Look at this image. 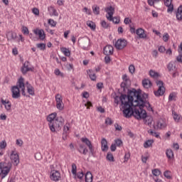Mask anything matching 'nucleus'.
I'll list each match as a JSON object with an SVG mask.
<instances>
[{"instance_id":"nucleus-1","label":"nucleus","mask_w":182,"mask_h":182,"mask_svg":"<svg viewBox=\"0 0 182 182\" xmlns=\"http://www.w3.org/2000/svg\"><path fill=\"white\" fill-rule=\"evenodd\" d=\"M114 103L119 105L121 103L122 113L124 117L128 119L134 116L136 119H146L147 112L144 110V107L149 112H153V107L149 102H147V94L141 96V91L132 89L128 91V95H122L120 97H114Z\"/></svg>"},{"instance_id":"nucleus-2","label":"nucleus","mask_w":182,"mask_h":182,"mask_svg":"<svg viewBox=\"0 0 182 182\" xmlns=\"http://www.w3.org/2000/svg\"><path fill=\"white\" fill-rule=\"evenodd\" d=\"M58 114L56 112H53L50 114L46 120L48 122V126L50 132L55 133L56 130H59L61 126H63L65 123V119L62 117H56Z\"/></svg>"},{"instance_id":"nucleus-3","label":"nucleus","mask_w":182,"mask_h":182,"mask_svg":"<svg viewBox=\"0 0 182 182\" xmlns=\"http://www.w3.org/2000/svg\"><path fill=\"white\" fill-rule=\"evenodd\" d=\"M24 80L23 77L19 78L18 81L17 86H14L11 89L12 97L13 99H18L21 97V90L22 92V95L25 96V83H23Z\"/></svg>"},{"instance_id":"nucleus-4","label":"nucleus","mask_w":182,"mask_h":182,"mask_svg":"<svg viewBox=\"0 0 182 182\" xmlns=\"http://www.w3.org/2000/svg\"><path fill=\"white\" fill-rule=\"evenodd\" d=\"M11 168H12V163H0V176L1 178H5L8 174H9V171H11Z\"/></svg>"},{"instance_id":"nucleus-5","label":"nucleus","mask_w":182,"mask_h":182,"mask_svg":"<svg viewBox=\"0 0 182 182\" xmlns=\"http://www.w3.org/2000/svg\"><path fill=\"white\" fill-rule=\"evenodd\" d=\"M156 85L158 86V90L154 91V93L155 96L159 97V96H163L166 92V88L164 87V83L161 80H157Z\"/></svg>"},{"instance_id":"nucleus-6","label":"nucleus","mask_w":182,"mask_h":182,"mask_svg":"<svg viewBox=\"0 0 182 182\" xmlns=\"http://www.w3.org/2000/svg\"><path fill=\"white\" fill-rule=\"evenodd\" d=\"M166 127L167 122H166V119H160L154 123V129H155V130H161L163 129H166Z\"/></svg>"},{"instance_id":"nucleus-7","label":"nucleus","mask_w":182,"mask_h":182,"mask_svg":"<svg viewBox=\"0 0 182 182\" xmlns=\"http://www.w3.org/2000/svg\"><path fill=\"white\" fill-rule=\"evenodd\" d=\"M56 107L58 110H63L65 105L63 104V97L60 94L55 95Z\"/></svg>"},{"instance_id":"nucleus-8","label":"nucleus","mask_w":182,"mask_h":182,"mask_svg":"<svg viewBox=\"0 0 182 182\" xmlns=\"http://www.w3.org/2000/svg\"><path fill=\"white\" fill-rule=\"evenodd\" d=\"M10 160L14 166H18V164H19V154H18V152L16 150L11 151Z\"/></svg>"},{"instance_id":"nucleus-9","label":"nucleus","mask_w":182,"mask_h":182,"mask_svg":"<svg viewBox=\"0 0 182 182\" xmlns=\"http://www.w3.org/2000/svg\"><path fill=\"white\" fill-rule=\"evenodd\" d=\"M50 178L52 181H60L61 178L60 172L58 170L52 169L50 173Z\"/></svg>"},{"instance_id":"nucleus-10","label":"nucleus","mask_w":182,"mask_h":182,"mask_svg":"<svg viewBox=\"0 0 182 182\" xmlns=\"http://www.w3.org/2000/svg\"><path fill=\"white\" fill-rule=\"evenodd\" d=\"M106 14V18L107 21H112V16L114 15V7L112 6H108L105 9Z\"/></svg>"},{"instance_id":"nucleus-11","label":"nucleus","mask_w":182,"mask_h":182,"mask_svg":"<svg viewBox=\"0 0 182 182\" xmlns=\"http://www.w3.org/2000/svg\"><path fill=\"white\" fill-rule=\"evenodd\" d=\"M127 46V41L124 39H118L115 43V48L119 50L124 49Z\"/></svg>"},{"instance_id":"nucleus-12","label":"nucleus","mask_w":182,"mask_h":182,"mask_svg":"<svg viewBox=\"0 0 182 182\" xmlns=\"http://www.w3.org/2000/svg\"><path fill=\"white\" fill-rule=\"evenodd\" d=\"M33 32L36 36H38L41 41H44L45 38H46V34H45L43 29L35 28Z\"/></svg>"},{"instance_id":"nucleus-13","label":"nucleus","mask_w":182,"mask_h":182,"mask_svg":"<svg viewBox=\"0 0 182 182\" xmlns=\"http://www.w3.org/2000/svg\"><path fill=\"white\" fill-rule=\"evenodd\" d=\"M81 141L82 143H84L85 144H86V146H87V147L92 154H93L95 153V148L93 147L92 142L90 141V140H89V139H87L86 137H82V138H81Z\"/></svg>"},{"instance_id":"nucleus-14","label":"nucleus","mask_w":182,"mask_h":182,"mask_svg":"<svg viewBox=\"0 0 182 182\" xmlns=\"http://www.w3.org/2000/svg\"><path fill=\"white\" fill-rule=\"evenodd\" d=\"M165 6H167V12L168 14H173V11H174V4H173V0H163Z\"/></svg>"},{"instance_id":"nucleus-15","label":"nucleus","mask_w":182,"mask_h":182,"mask_svg":"<svg viewBox=\"0 0 182 182\" xmlns=\"http://www.w3.org/2000/svg\"><path fill=\"white\" fill-rule=\"evenodd\" d=\"M21 72L23 75L28 73V72H33V67L29 66V61H26L23 64V67L21 68Z\"/></svg>"},{"instance_id":"nucleus-16","label":"nucleus","mask_w":182,"mask_h":182,"mask_svg":"<svg viewBox=\"0 0 182 182\" xmlns=\"http://www.w3.org/2000/svg\"><path fill=\"white\" fill-rule=\"evenodd\" d=\"M122 80L123 82L121 83L122 87H129V86H130V78L129 77V76H127V74L122 75Z\"/></svg>"},{"instance_id":"nucleus-17","label":"nucleus","mask_w":182,"mask_h":182,"mask_svg":"<svg viewBox=\"0 0 182 182\" xmlns=\"http://www.w3.org/2000/svg\"><path fill=\"white\" fill-rule=\"evenodd\" d=\"M136 33L139 39H146L147 38V33L144 29L139 28L136 30Z\"/></svg>"},{"instance_id":"nucleus-18","label":"nucleus","mask_w":182,"mask_h":182,"mask_svg":"<svg viewBox=\"0 0 182 182\" xmlns=\"http://www.w3.org/2000/svg\"><path fill=\"white\" fill-rule=\"evenodd\" d=\"M113 52H114L113 46H112L110 45L106 46L104 48L103 53H104V55H106L107 56H109V55H113Z\"/></svg>"},{"instance_id":"nucleus-19","label":"nucleus","mask_w":182,"mask_h":182,"mask_svg":"<svg viewBox=\"0 0 182 182\" xmlns=\"http://www.w3.org/2000/svg\"><path fill=\"white\" fill-rule=\"evenodd\" d=\"M1 103L7 112H11V109H12V103L9 100L1 99Z\"/></svg>"},{"instance_id":"nucleus-20","label":"nucleus","mask_w":182,"mask_h":182,"mask_svg":"<svg viewBox=\"0 0 182 182\" xmlns=\"http://www.w3.org/2000/svg\"><path fill=\"white\" fill-rule=\"evenodd\" d=\"M101 149L102 151H107L109 150V146H107V140L103 138L101 141Z\"/></svg>"},{"instance_id":"nucleus-21","label":"nucleus","mask_w":182,"mask_h":182,"mask_svg":"<svg viewBox=\"0 0 182 182\" xmlns=\"http://www.w3.org/2000/svg\"><path fill=\"white\" fill-rule=\"evenodd\" d=\"M177 21H182V5H180L176 14Z\"/></svg>"},{"instance_id":"nucleus-22","label":"nucleus","mask_w":182,"mask_h":182,"mask_svg":"<svg viewBox=\"0 0 182 182\" xmlns=\"http://www.w3.org/2000/svg\"><path fill=\"white\" fill-rule=\"evenodd\" d=\"M78 151L81 154H84L85 156H86V154H87L88 150L87 148H86V146H85L83 144H80Z\"/></svg>"},{"instance_id":"nucleus-23","label":"nucleus","mask_w":182,"mask_h":182,"mask_svg":"<svg viewBox=\"0 0 182 182\" xmlns=\"http://www.w3.org/2000/svg\"><path fill=\"white\" fill-rule=\"evenodd\" d=\"M87 73L89 75L90 80H92V82H96V79L97 78V77L96 76V74L95 73V72H93V70H89L87 71Z\"/></svg>"},{"instance_id":"nucleus-24","label":"nucleus","mask_w":182,"mask_h":182,"mask_svg":"<svg viewBox=\"0 0 182 182\" xmlns=\"http://www.w3.org/2000/svg\"><path fill=\"white\" fill-rule=\"evenodd\" d=\"M48 11L50 12V15L51 16H59L58 11H56V9H55L53 6L48 7Z\"/></svg>"},{"instance_id":"nucleus-25","label":"nucleus","mask_w":182,"mask_h":182,"mask_svg":"<svg viewBox=\"0 0 182 182\" xmlns=\"http://www.w3.org/2000/svg\"><path fill=\"white\" fill-rule=\"evenodd\" d=\"M142 85L144 87H145V89H149L151 87V81H150L149 79H145L142 81Z\"/></svg>"},{"instance_id":"nucleus-26","label":"nucleus","mask_w":182,"mask_h":182,"mask_svg":"<svg viewBox=\"0 0 182 182\" xmlns=\"http://www.w3.org/2000/svg\"><path fill=\"white\" fill-rule=\"evenodd\" d=\"M60 50L63 55H65L67 58H70V50L69 48H66L65 47H61Z\"/></svg>"},{"instance_id":"nucleus-27","label":"nucleus","mask_w":182,"mask_h":182,"mask_svg":"<svg viewBox=\"0 0 182 182\" xmlns=\"http://www.w3.org/2000/svg\"><path fill=\"white\" fill-rule=\"evenodd\" d=\"M172 116L173 118L174 122H176V123H178L180 122V119H181V115L177 114V112L173 111L172 112Z\"/></svg>"},{"instance_id":"nucleus-28","label":"nucleus","mask_w":182,"mask_h":182,"mask_svg":"<svg viewBox=\"0 0 182 182\" xmlns=\"http://www.w3.org/2000/svg\"><path fill=\"white\" fill-rule=\"evenodd\" d=\"M166 157L169 160H173V159H174V152H173V150L166 149Z\"/></svg>"},{"instance_id":"nucleus-29","label":"nucleus","mask_w":182,"mask_h":182,"mask_svg":"<svg viewBox=\"0 0 182 182\" xmlns=\"http://www.w3.org/2000/svg\"><path fill=\"white\" fill-rule=\"evenodd\" d=\"M93 181V175L90 171H88L85 174V182H92Z\"/></svg>"},{"instance_id":"nucleus-30","label":"nucleus","mask_w":182,"mask_h":182,"mask_svg":"<svg viewBox=\"0 0 182 182\" xmlns=\"http://www.w3.org/2000/svg\"><path fill=\"white\" fill-rule=\"evenodd\" d=\"M153 143H154V139H148L144 143V149H149V147H151L153 146Z\"/></svg>"},{"instance_id":"nucleus-31","label":"nucleus","mask_w":182,"mask_h":182,"mask_svg":"<svg viewBox=\"0 0 182 182\" xmlns=\"http://www.w3.org/2000/svg\"><path fill=\"white\" fill-rule=\"evenodd\" d=\"M86 25L88 26L92 31H96V23H95V22L88 21L86 22Z\"/></svg>"},{"instance_id":"nucleus-32","label":"nucleus","mask_w":182,"mask_h":182,"mask_svg":"<svg viewBox=\"0 0 182 182\" xmlns=\"http://www.w3.org/2000/svg\"><path fill=\"white\" fill-rule=\"evenodd\" d=\"M71 173L73 175V178L76 179V173H77V166L75 164H72Z\"/></svg>"},{"instance_id":"nucleus-33","label":"nucleus","mask_w":182,"mask_h":182,"mask_svg":"<svg viewBox=\"0 0 182 182\" xmlns=\"http://www.w3.org/2000/svg\"><path fill=\"white\" fill-rule=\"evenodd\" d=\"M149 76L153 77V79H157V77L160 76V74H159V73L156 72L155 70H151L149 71Z\"/></svg>"},{"instance_id":"nucleus-34","label":"nucleus","mask_w":182,"mask_h":182,"mask_svg":"<svg viewBox=\"0 0 182 182\" xmlns=\"http://www.w3.org/2000/svg\"><path fill=\"white\" fill-rule=\"evenodd\" d=\"M148 134L150 136H153L154 137H156V139H159L160 134L156 132H153L151 129L148 130Z\"/></svg>"},{"instance_id":"nucleus-35","label":"nucleus","mask_w":182,"mask_h":182,"mask_svg":"<svg viewBox=\"0 0 182 182\" xmlns=\"http://www.w3.org/2000/svg\"><path fill=\"white\" fill-rule=\"evenodd\" d=\"M107 160L112 163L114 162V156H113V154L108 152L107 154Z\"/></svg>"},{"instance_id":"nucleus-36","label":"nucleus","mask_w":182,"mask_h":182,"mask_svg":"<svg viewBox=\"0 0 182 182\" xmlns=\"http://www.w3.org/2000/svg\"><path fill=\"white\" fill-rule=\"evenodd\" d=\"M164 176L166 178H167V180H171L172 178L171 171H165Z\"/></svg>"},{"instance_id":"nucleus-37","label":"nucleus","mask_w":182,"mask_h":182,"mask_svg":"<svg viewBox=\"0 0 182 182\" xmlns=\"http://www.w3.org/2000/svg\"><path fill=\"white\" fill-rule=\"evenodd\" d=\"M54 74L55 75V76H60V77H63V76H65L63 73L60 72V70H59V68L55 69Z\"/></svg>"},{"instance_id":"nucleus-38","label":"nucleus","mask_w":182,"mask_h":182,"mask_svg":"<svg viewBox=\"0 0 182 182\" xmlns=\"http://www.w3.org/2000/svg\"><path fill=\"white\" fill-rule=\"evenodd\" d=\"M110 22H113V23H120V17H113V16H112V19L111 20H108Z\"/></svg>"},{"instance_id":"nucleus-39","label":"nucleus","mask_w":182,"mask_h":182,"mask_svg":"<svg viewBox=\"0 0 182 182\" xmlns=\"http://www.w3.org/2000/svg\"><path fill=\"white\" fill-rule=\"evenodd\" d=\"M92 10H93V13L95 15H99V14H100V8H99V6H93Z\"/></svg>"},{"instance_id":"nucleus-40","label":"nucleus","mask_w":182,"mask_h":182,"mask_svg":"<svg viewBox=\"0 0 182 182\" xmlns=\"http://www.w3.org/2000/svg\"><path fill=\"white\" fill-rule=\"evenodd\" d=\"M176 97H177L176 94L175 92H171L168 96L169 102H173V100H176Z\"/></svg>"},{"instance_id":"nucleus-41","label":"nucleus","mask_w":182,"mask_h":182,"mask_svg":"<svg viewBox=\"0 0 182 182\" xmlns=\"http://www.w3.org/2000/svg\"><path fill=\"white\" fill-rule=\"evenodd\" d=\"M36 47L41 50H45L46 49V44L45 43H37Z\"/></svg>"},{"instance_id":"nucleus-42","label":"nucleus","mask_w":182,"mask_h":182,"mask_svg":"<svg viewBox=\"0 0 182 182\" xmlns=\"http://www.w3.org/2000/svg\"><path fill=\"white\" fill-rule=\"evenodd\" d=\"M28 93L31 95V96H33L35 95V90H33V87L29 85L27 87Z\"/></svg>"},{"instance_id":"nucleus-43","label":"nucleus","mask_w":182,"mask_h":182,"mask_svg":"<svg viewBox=\"0 0 182 182\" xmlns=\"http://www.w3.org/2000/svg\"><path fill=\"white\" fill-rule=\"evenodd\" d=\"M6 141L4 140L0 142V149L1 150H5L6 149Z\"/></svg>"},{"instance_id":"nucleus-44","label":"nucleus","mask_w":182,"mask_h":182,"mask_svg":"<svg viewBox=\"0 0 182 182\" xmlns=\"http://www.w3.org/2000/svg\"><path fill=\"white\" fill-rule=\"evenodd\" d=\"M152 174H154L156 177H159V176H160V174H161V171H160V170L156 168L152 170Z\"/></svg>"},{"instance_id":"nucleus-45","label":"nucleus","mask_w":182,"mask_h":182,"mask_svg":"<svg viewBox=\"0 0 182 182\" xmlns=\"http://www.w3.org/2000/svg\"><path fill=\"white\" fill-rule=\"evenodd\" d=\"M129 72L131 73V75L134 74V72H136V68L133 65H130L129 67Z\"/></svg>"},{"instance_id":"nucleus-46","label":"nucleus","mask_w":182,"mask_h":182,"mask_svg":"<svg viewBox=\"0 0 182 182\" xmlns=\"http://www.w3.org/2000/svg\"><path fill=\"white\" fill-rule=\"evenodd\" d=\"M48 23L49 25H50V26H53V28H55V26H56V21H55V20L50 18L48 19Z\"/></svg>"},{"instance_id":"nucleus-47","label":"nucleus","mask_w":182,"mask_h":182,"mask_svg":"<svg viewBox=\"0 0 182 182\" xmlns=\"http://www.w3.org/2000/svg\"><path fill=\"white\" fill-rule=\"evenodd\" d=\"M114 143L116 146H117V147H120V146L123 144V141H122V139H115Z\"/></svg>"},{"instance_id":"nucleus-48","label":"nucleus","mask_w":182,"mask_h":182,"mask_svg":"<svg viewBox=\"0 0 182 182\" xmlns=\"http://www.w3.org/2000/svg\"><path fill=\"white\" fill-rule=\"evenodd\" d=\"M22 33L24 35H29V29H28V27L26 26H23L22 27Z\"/></svg>"},{"instance_id":"nucleus-49","label":"nucleus","mask_w":182,"mask_h":182,"mask_svg":"<svg viewBox=\"0 0 182 182\" xmlns=\"http://www.w3.org/2000/svg\"><path fill=\"white\" fill-rule=\"evenodd\" d=\"M16 144L18 146V147H22V146H23V141H22V139H16Z\"/></svg>"},{"instance_id":"nucleus-50","label":"nucleus","mask_w":182,"mask_h":182,"mask_svg":"<svg viewBox=\"0 0 182 182\" xmlns=\"http://www.w3.org/2000/svg\"><path fill=\"white\" fill-rule=\"evenodd\" d=\"M168 39H170V36L168 35V33H164L163 36L164 42H168Z\"/></svg>"},{"instance_id":"nucleus-51","label":"nucleus","mask_w":182,"mask_h":182,"mask_svg":"<svg viewBox=\"0 0 182 182\" xmlns=\"http://www.w3.org/2000/svg\"><path fill=\"white\" fill-rule=\"evenodd\" d=\"M83 171L77 172L76 173V178H79L80 180H82L83 178Z\"/></svg>"},{"instance_id":"nucleus-52","label":"nucleus","mask_w":182,"mask_h":182,"mask_svg":"<svg viewBox=\"0 0 182 182\" xmlns=\"http://www.w3.org/2000/svg\"><path fill=\"white\" fill-rule=\"evenodd\" d=\"M101 26L102 28H105V29H107V28H109V24L106 22V21H101Z\"/></svg>"},{"instance_id":"nucleus-53","label":"nucleus","mask_w":182,"mask_h":182,"mask_svg":"<svg viewBox=\"0 0 182 182\" xmlns=\"http://www.w3.org/2000/svg\"><path fill=\"white\" fill-rule=\"evenodd\" d=\"M167 68L168 70H169V72H171V70H173L174 69V65L173 64V63H169Z\"/></svg>"},{"instance_id":"nucleus-54","label":"nucleus","mask_w":182,"mask_h":182,"mask_svg":"<svg viewBox=\"0 0 182 182\" xmlns=\"http://www.w3.org/2000/svg\"><path fill=\"white\" fill-rule=\"evenodd\" d=\"M124 23H125V25H129V23H132V19H130L129 17L125 18L124 20Z\"/></svg>"},{"instance_id":"nucleus-55","label":"nucleus","mask_w":182,"mask_h":182,"mask_svg":"<svg viewBox=\"0 0 182 182\" xmlns=\"http://www.w3.org/2000/svg\"><path fill=\"white\" fill-rule=\"evenodd\" d=\"M129 159H130V154L129 153L125 154L124 163H127Z\"/></svg>"},{"instance_id":"nucleus-56","label":"nucleus","mask_w":182,"mask_h":182,"mask_svg":"<svg viewBox=\"0 0 182 182\" xmlns=\"http://www.w3.org/2000/svg\"><path fill=\"white\" fill-rule=\"evenodd\" d=\"M113 124V121H112V119L110 118H107L105 119V124H108L109 126H110L111 124Z\"/></svg>"},{"instance_id":"nucleus-57","label":"nucleus","mask_w":182,"mask_h":182,"mask_svg":"<svg viewBox=\"0 0 182 182\" xmlns=\"http://www.w3.org/2000/svg\"><path fill=\"white\" fill-rule=\"evenodd\" d=\"M159 52H160L161 53H164V52H166V48L163 46H159Z\"/></svg>"},{"instance_id":"nucleus-58","label":"nucleus","mask_w":182,"mask_h":182,"mask_svg":"<svg viewBox=\"0 0 182 182\" xmlns=\"http://www.w3.org/2000/svg\"><path fill=\"white\" fill-rule=\"evenodd\" d=\"M83 12H85V14H87V15H90L92 14L90 9H87V7H85L83 9Z\"/></svg>"},{"instance_id":"nucleus-59","label":"nucleus","mask_w":182,"mask_h":182,"mask_svg":"<svg viewBox=\"0 0 182 182\" xmlns=\"http://www.w3.org/2000/svg\"><path fill=\"white\" fill-rule=\"evenodd\" d=\"M9 36H10L11 39H15L16 38V33H9Z\"/></svg>"},{"instance_id":"nucleus-60","label":"nucleus","mask_w":182,"mask_h":182,"mask_svg":"<svg viewBox=\"0 0 182 182\" xmlns=\"http://www.w3.org/2000/svg\"><path fill=\"white\" fill-rule=\"evenodd\" d=\"M63 133L68 134L69 133V127L68 125H65L63 128Z\"/></svg>"},{"instance_id":"nucleus-61","label":"nucleus","mask_w":182,"mask_h":182,"mask_svg":"<svg viewBox=\"0 0 182 182\" xmlns=\"http://www.w3.org/2000/svg\"><path fill=\"white\" fill-rule=\"evenodd\" d=\"M32 12L33 14H34V15H39V9H38L37 8H33L32 9Z\"/></svg>"},{"instance_id":"nucleus-62","label":"nucleus","mask_w":182,"mask_h":182,"mask_svg":"<svg viewBox=\"0 0 182 182\" xmlns=\"http://www.w3.org/2000/svg\"><path fill=\"white\" fill-rule=\"evenodd\" d=\"M114 127L116 130H118V132L122 131V126L119 125V124H115Z\"/></svg>"},{"instance_id":"nucleus-63","label":"nucleus","mask_w":182,"mask_h":182,"mask_svg":"<svg viewBox=\"0 0 182 182\" xmlns=\"http://www.w3.org/2000/svg\"><path fill=\"white\" fill-rule=\"evenodd\" d=\"M178 52L180 55H182V42L178 46Z\"/></svg>"},{"instance_id":"nucleus-64","label":"nucleus","mask_w":182,"mask_h":182,"mask_svg":"<svg viewBox=\"0 0 182 182\" xmlns=\"http://www.w3.org/2000/svg\"><path fill=\"white\" fill-rule=\"evenodd\" d=\"M176 60L178 61V62H182V54H180L179 53V55L177 56V58H176Z\"/></svg>"}]
</instances>
